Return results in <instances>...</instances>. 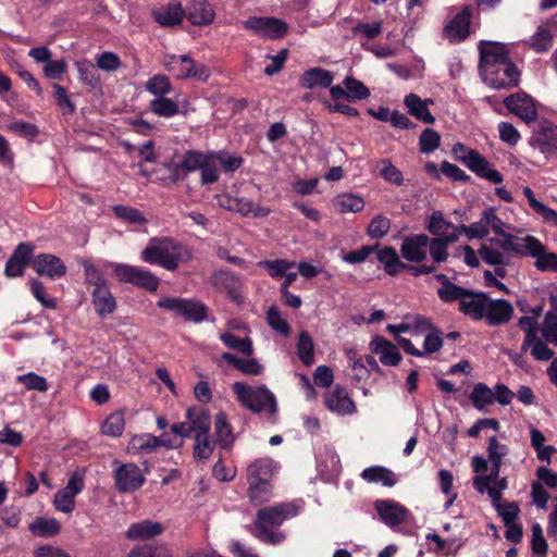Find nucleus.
Segmentation results:
<instances>
[{"instance_id": "1", "label": "nucleus", "mask_w": 557, "mask_h": 557, "mask_svg": "<svg viewBox=\"0 0 557 557\" xmlns=\"http://www.w3.org/2000/svg\"><path fill=\"white\" fill-rule=\"evenodd\" d=\"M522 237L516 235H506L505 239L490 238L483 242L478 250L480 259L486 264L496 268L495 272L504 276V267L510 264L512 256H520L522 248Z\"/></svg>"}, {"instance_id": "2", "label": "nucleus", "mask_w": 557, "mask_h": 557, "mask_svg": "<svg viewBox=\"0 0 557 557\" xmlns=\"http://www.w3.org/2000/svg\"><path fill=\"white\" fill-rule=\"evenodd\" d=\"M426 230L433 237L432 260L435 263H443L448 259V246L459 239L462 231L444 218L442 211H433L429 216Z\"/></svg>"}, {"instance_id": "3", "label": "nucleus", "mask_w": 557, "mask_h": 557, "mask_svg": "<svg viewBox=\"0 0 557 557\" xmlns=\"http://www.w3.org/2000/svg\"><path fill=\"white\" fill-rule=\"evenodd\" d=\"M189 255L180 244L170 238H151L141 251V259L150 264H158L174 271Z\"/></svg>"}, {"instance_id": "4", "label": "nucleus", "mask_w": 557, "mask_h": 557, "mask_svg": "<svg viewBox=\"0 0 557 557\" xmlns=\"http://www.w3.org/2000/svg\"><path fill=\"white\" fill-rule=\"evenodd\" d=\"M297 515V508L293 504H282L275 507H267L258 511L256 536L263 542L278 544L284 540V534L274 528L281 525L286 519Z\"/></svg>"}, {"instance_id": "5", "label": "nucleus", "mask_w": 557, "mask_h": 557, "mask_svg": "<svg viewBox=\"0 0 557 557\" xmlns=\"http://www.w3.org/2000/svg\"><path fill=\"white\" fill-rule=\"evenodd\" d=\"M237 400L252 412L265 411L274 416L277 411L276 399L264 385L250 386L243 382H236L232 386Z\"/></svg>"}, {"instance_id": "6", "label": "nucleus", "mask_w": 557, "mask_h": 557, "mask_svg": "<svg viewBox=\"0 0 557 557\" xmlns=\"http://www.w3.org/2000/svg\"><path fill=\"white\" fill-rule=\"evenodd\" d=\"M451 152L458 161L466 164L468 169L479 177L485 178L494 184H500L503 182L504 177L502 173L495 170L486 158L478 151L458 143L453 146Z\"/></svg>"}, {"instance_id": "7", "label": "nucleus", "mask_w": 557, "mask_h": 557, "mask_svg": "<svg viewBox=\"0 0 557 557\" xmlns=\"http://www.w3.org/2000/svg\"><path fill=\"white\" fill-rule=\"evenodd\" d=\"M157 306L172 312L176 317H182L197 323L203 321L207 317V307L195 299L163 297L158 300Z\"/></svg>"}, {"instance_id": "8", "label": "nucleus", "mask_w": 557, "mask_h": 557, "mask_svg": "<svg viewBox=\"0 0 557 557\" xmlns=\"http://www.w3.org/2000/svg\"><path fill=\"white\" fill-rule=\"evenodd\" d=\"M163 66L180 79L207 81L210 76V71L206 65L197 64L188 55H168L163 61Z\"/></svg>"}, {"instance_id": "9", "label": "nucleus", "mask_w": 557, "mask_h": 557, "mask_svg": "<svg viewBox=\"0 0 557 557\" xmlns=\"http://www.w3.org/2000/svg\"><path fill=\"white\" fill-rule=\"evenodd\" d=\"M112 270L119 282L131 283L150 292L158 289L159 278L148 270L125 263H113Z\"/></svg>"}, {"instance_id": "10", "label": "nucleus", "mask_w": 557, "mask_h": 557, "mask_svg": "<svg viewBox=\"0 0 557 557\" xmlns=\"http://www.w3.org/2000/svg\"><path fill=\"white\" fill-rule=\"evenodd\" d=\"M491 74H486L485 67L480 69V74L485 84L495 89L509 88L519 82V72L509 60L497 62L491 66Z\"/></svg>"}, {"instance_id": "11", "label": "nucleus", "mask_w": 557, "mask_h": 557, "mask_svg": "<svg viewBox=\"0 0 557 557\" xmlns=\"http://www.w3.org/2000/svg\"><path fill=\"white\" fill-rule=\"evenodd\" d=\"M211 425L210 416L201 409H188L186 420L174 423L171 426L172 433L181 437L198 436L209 433Z\"/></svg>"}, {"instance_id": "12", "label": "nucleus", "mask_w": 557, "mask_h": 557, "mask_svg": "<svg viewBox=\"0 0 557 557\" xmlns=\"http://www.w3.org/2000/svg\"><path fill=\"white\" fill-rule=\"evenodd\" d=\"M521 257L535 258V267L541 271H557V255L548 252L545 246L534 236L522 237Z\"/></svg>"}, {"instance_id": "13", "label": "nucleus", "mask_w": 557, "mask_h": 557, "mask_svg": "<svg viewBox=\"0 0 557 557\" xmlns=\"http://www.w3.org/2000/svg\"><path fill=\"white\" fill-rule=\"evenodd\" d=\"M376 258L383 264L384 270L389 275H396L401 269L408 270L412 275L420 276L434 272L435 268L432 265L413 267L401 262L397 251L392 247H384L379 249Z\"/></svg>"}, {"instance_id": "14", "label": "nucleus", "mask_w": 557, "mask_h": 557, "mask_svg": "<svg viewBox=\"0 0 557 557\" xmlns=\"http://www.w3.org/2000/svg\"><path fill=\"white\" fill-rule=\"evenodd\" d=\"M401 257L408 262L420 263L432 257V240L425 234H410L404 237L400 245Z\"/></svg>"}, {"instance_id": "15", "label": "nucleus", "mask_w": 557, "mask_h": 557, "mask_svg": "<svg viewBox=\"0 0 557 557\" xmlns=\"http://www.w3.org/2000/svg\"><path fill=\"white\" fill-rule=\"evenodd\" d=\"M84 486L83 474L79 472L71 473L66 486L54 495L55 509L64 513L72 512L75 508V496L83 491Z\"/></svg>"}, {"instance_id": "16", "label": "nucleus", "mask_w": 557, "mask_h": 557, "mask_svg": "<svg viewBox=\"0 0 557 557\" xmlns=\"http://www.w3.org/2000/svg\"><path fill=\"white\" fill-rule=\"evenodd\" d=\"M243 24L246 29L270 39L281 38L287 32V24L274 17L251 16Z\"/></svg>"}, {"instance_id": "17", "label": "nucleus", "mask_w": 557, "mask_h": 557, "mask_svg": "<svg viewBox=\"0 0 557 557\" xmlns=\"http://www.w3.org/2000/svg\"><path fill=\"white\" fill-rule=\"evenodd\" d=\"M504 103L512 114L520 117L527 124L534 122L537 117V104L535 100L523 91L508 96L504 100Z\"/></svg>"}, {"instance_id": "18", "label": "nucleus", "mask_w": 557, "mask_h": 557, "mask_svg": "<svg viewBox=\"0 0 557 557\" xmlns=\"http://www.w3.org/2000/svg\"><path fill=\"white\" fill-rule=\"evenodd\" d=\"M115 468V484L121 492L138 490L145 482V476L138 466L134 463L119 465Z\"/></svg>"}, {"instance_id": "19", "label": "nucleus", "mask_w": 557, "mask_h": 557, "mask_svg": "<svg viewBox=\"0 0 557 557\" xmlns=\"http://www.w3.org/2000/svg\"><path fill=\"white\" fill-rule=\"evenodd\" d=\"M554 37H557V20L552 18L539 25L536 32L525 44L535 52L541 53L552 48Z\"/></svg>"}, {"instance_id": "20", "label": "nucleus", "mask_w": 557, "mask_h": 557, "mask_svg": "<svg viewBox=\"0 0 557 557\" xmlns=\"http://www.w3.org/2000/svg\"><path fill=\"white\" fill-rule=\"evenodd\" d=\"M370 351L379 357L386 367H396L401 361V354L396 345L382 336H375L369 344Z\"/></svg>"}, {"instance_id": "21", "label": "nucleus", "mask_w": 557, "mask_h": 557, "mask_svg": "<svg viewBox=\"0 0 557 557\" xmlns=\"http://www.w3.org/2000/svg\"><path fill=\"white\" fill-rule=\"evenodd\" d=\"M32 267L37 274L47 276L51 280L59 278L66 272V267L63 261L51 253L38 255L33 259Z\"/></svg>"}, {"instance_id": "22", "label": "nucleus", "mask_w": 557, "mask_h": 557, "mask_svg": "<svg viewBox=\"0 0 557 557\" xmlns=\"http://www.w3.org/2000/svg\"><path fill=\"white\" fill-rule=\"evenodd\" d=\"M382 521L388 527L398 525L407 520L409 510L394 500L379 499L374 504Z\"/></svg>"}, {"instance_id": "23", "label": "nucleus", "mask_w": 557, "mask_h": 557, "mask_svg": "<svg viewBox=\"0 0 557 557\" xmlns=\"http://www.w3.org/2000/svg\"><path fill=\"white\" fill-rule=\"evenodd\" d=\"M513 313L512 305L504 299H491L487 297L484 318L490 325H499L508 322Z\"/></svg>"}, {"instance_id": "24", "label": "nucleus", "mask_w": 557, "mask_h": 557, "mask_svg": "<svg viewBox=\"0 0 557 557\" xmlns=\"http://www.w3.org/2000/svg\"><path fill=\"white\" fill-rule=\"evenodd\" d=\"M34 248L30 244L21 243L8 260L4 273L8 277L21 276L30 261Z\"/></svg>"}, {"instance_id": "25", "label": "nucleus", "mask_w": 557, "mask_h": 557, "mask_svg": "<svg viewBox=\"0 0 557 557\" xmlns=\"http://www.w3.org/2000/svg\"><path fill=\"white\" fill-rule=\"evenodd\" d=\"M480 69L485 67L486 74H491V66L497 62L508 61L507 50L498 42H480Z\"/></svg>"}, {"instance_id": "26", "label": "nucleus", "mask_w": 557, "mask_h": 557, "mask_svg": "<svg viewBox=\"0 0 557 557\" xmlns=\"http://www.w3.org/2000/svg\"><path fill=\"white\" fill-rule=\"evenodd\" d=\"M326 407L338 414H350L356 411V406L345 388L335 386L325 396Z\"/></svg>"}, {"instance_id": "27", "label": "nucleus", "mask_w": 557, "mask_h": 557, "mask_svg": "<svg viewBox=\"0 0 557 557\" xmlns=\"http://www.w3.org/2000/svg\"><path fill=\"white\" fill-rule=\"evenodd\" d=\"M471 12L465 7L454 20L445 26L444 35L450 41H461L469 35Z\"/></svg>"}, {"instance_id": "28", "label": "nucleus", "mask_w": 557, "mask_h": 557, "mask_svg": "<svg viewBox=\"0 0 557 557\" xmlns=\"http://www.w3.org/2000/svg\"><path fill=\"white\" fill-rule=\"evenodd\" d=\"M163 531L164 528L161 523L143 520L131 524L125 532V537L131 541H145L160 535Z\"/></svg>"}, {"instance_id": "29", "label": "nucleus", "mask_w": 557, "mask_h": 557, "mask_svg": "<svg viewBox=\"0 0 557 557\" xmlns=\"http://www.w3.org/2000/svg\"><path fill=\"white\" fill-rule=\"evenodd\" d=\"M186 14L190 23L199 26L212 23L215 17V12L207 0H191Z\"/></svg>"}, {"instance_id": "30", "label": "nucleus", "mask_w": 557, "mask_h": 557, "mask_svg": "<svg viewBox=\"0 0 557 557\" xmlns=\"http://www.w3.org/2000/svg\"><path fill=\"white\" fill-rule=\"evenodd\" d=\"M333 81L334 75L332 72L321 67H312L302 74L300 84L307 89L327 88L332 85Z\"/></svg>"}, {"instance_id": "31", "label": "nucleus", "mask_w": 557, "mask_h": 557, "mask_svg": "<svg viewBox=\"0 0 557 557\" xmlns=\"http://www.w3.org/2000/svg\"><path fill=\"white\" fill-rule=\"evenodd\" d=\"M486 300L487 296L484 294H473L471 292H467L461 300L459 309L465 314H468L475 320H481L484 318Z\"/></svg>"}, {"instance_id": "32", "label": "nucleus", "mask_w": 557, "mask_h": 557, "mask_svg": "<svg viewBox=\"0 0 557 557\" xmlns=\"http://www.w3.org/2000/svg\"><path fill=\"white\" fill-rule=\"evenodd\" d=\"M332 205L334 210L338 213H357L364 208V200L359 195L343 193L333 198Z\"/></svg>"}, {"instance_id": "33", "label": "nucleus", "mask_w": 557, "mask_h": 557, "mask_svg": "<svg viewBox=\"0 0 557 557\" xmlns=\"http://www.w3.org/2000/svg\"><path fill=\"white\" fill-rule=\"evenodd\" d=\"M185 11L180 2L169 3L166 7L156 10L153 16L161 26H175L182 23Z\"/></svg>"}, {"instance_id": "34", "label": "nucleus", "mask_w": 557, "mask_h": 557, "mask_svg": "<svg viewBox=\"0 0 557 557\" xmlns=\"http://www.w3.org/2000/svg\"><path fill=\"white\" fill-rule=\"evenodd\" d=\"M432 103L431 99L422 100L416 94H409L405 98V104L408 108V111L416 119L421 120L424 123H433L434 116L431 114L428 104Z\"/></svg>"}, {"instance_id": "35", "label": "nucleus", "mask_w": 557, "mask_h": 557, "mask_svg": "<svg viewBox=\"0 0 557 557\" xmlns=\"http://www.w3.org/2000/svg\"><path fill=\"white\" fill-rule=\"evenodd\" d=\"M92 302L100 317L111 314L116 307L115 299L107 286H98L92 292Z\"/></svg>"}, {"instance_id": "36", "label": "nucleus", "mask_w": 557, "mask_h": 557, "mask_svg": "<svg viewBox=\"0 0 557 557\" xmlns=\"http://www.w3.org/2000/svg\"><path fill=\"white\" fill-rule=\"evenodd\" d=\"M212 284L215 288L227 293L234 299H238L239 280L236 275L226 271H219L212 276Z\"/></svg>"}, {"instance_id": "37", "label": "nucleus", "mask_w": 557, "mask_h": 557, "mask_svg": "<svg viewBox=\"0 0 557 557\" xmlns=\"http://www.w3.org/2000/svg\"><path fill=\"white\" fill-rule=\"evenodd\" d=\"M159 447L158 437L151 434H139L132 436L127 451L133 455L148 454Z\"/></svg>"}, {"instance_id": "38", "label": "nucleus", "mask_w": 557, "mask_h": 557, "mask_svg": "<svg viewBox=\"0 0 557 557\" xmlns=\"http://www.w3.org/2000/svg\"><path fill=\"white\" fill-rule=\"evenodd\" d=\"M544 133L539 134L533 139V146L544 154H553L557 151V136L555 128L547 123L543 126Z\"/></svg>"}, {"instance_id": "39", "label": "nucleus", "mask_w": 557, "mask_h": 557, "mask_svg": "<svg viewBox=\"0 0 557 557\" xmlns=\"http://www.w3.org/2000/svg\"><path fill=\"white\" fill-rule=\"evenodd\" d=\"M361 478L369 483H382L388 487L396 483L393 472L381 466L366 468L361 472Z\"/></svg>"}, {"instance_id": "40", "label": "nucleus", "mask_w": 557, "mask_h": 557, "mask_svg": "<svg viewBox=\"0 0 557 557\" xmlns=\"http://www.w3.org/2000/svg\"><path fill=\"white\" fill-rule=\"evenodd\" d=\"M29 530L37 536L47 537L58 534L61 527L57 519L39 517L29 524Z\"/></svg>"}, {"instance_id": "41", "label": "nucleus", "mask_w": 557, "mask_h": 557, "mask_svg": "<svg viewBox=\"0 0 557 557\" xmlns=\"http://www.w3.org/2000/svg\"><path fill=\"white\" fill-rule=\"evenodd\" d=\"M530 350L531 356L539 361H547L554 357V351L547 346V342L541 339L539 336L534 337L528 345L525 342L521 345V351L527 352Z\"/></svg>"}, {"instance_id": "42", "label": "nucleus", "mask_w": 557, "mask_h": 557, "mask_svg": "<svg viewBox=\"0 0 557 557\" xmlns=\"http://www.w3.org/2000/svg\"><path fill=\"white\" fill-rule=\"evenodd\" d=\"M149 108L152 113L162 117H172L180 112L178 103L166 96L153 98Z\"/></svg>"}, {"instance_id": "43", "label": "nucleus", "mask_w": 557, "mask_h": 557, "mask_svg": "<svg viewBox=\"0 0 557 557\" xmlns=\"http://www.w3.org/2000/svg\"><path fill=\"white\" fill-rule=\"evenodd\" d=\"M276 470V463L271 459H259L248 467V479L268 481Z\"/></svg>"}, {"instance_id": "44", "label": "nucleus", "mask_w": 557, "mask_h": 557, "mask_svg": "<svg viewBox=\"0 0 557 557\" xmlns=\"http://www.w3.org/2000/svg\"><path fill=\"white\" fill-rule=\"evenodd\" d=\"M214 431L222 447H228L234 442V434L224 412H219L214 419Z\"/></svg>"}, {"instance_id": "45", "label": "nucleus", "mask_w": 557, "mask_h": 557, "mask_svg": "<svg viewBox=\"0 0 557 557\" xmlns=\"http://www.w3.org/2000/svg\"><path fill=\"white\" fill-rule=\"evenodd\" d=\"M470 398L473 406L479 410H483L486 406L495 401L494 391L487 387L484 383H478L474 385Z\"/></svg>"}, {"instance_id": "46", "label": "nucleus", "mask_w": 557, "mask_h": 557, "mask_svg": "<svg viewBox=\"0 0 557 557\" xmlns=\"http://www.w3.org/2000/svg\"><path fill=\"white\" fill-rule=\"evenodd\" d=\"M249 496L255 504H262L271 496V485L268 481L261 479H248Z\"/></svg>"}, {"instance_id": "47", "label": "nucleus", "mask_w": 557, "mask_h": 557, "mask_svg": "<svg viewBox=\"0 0 557 557\" xmlns=\"http://www.w3.org/2000/svg\"><path fill=\"white\" fill-rule=\"evenodd\" d=\"M295 265L296 263L294 261L286 259L261 260L258 262V267L265 269L273 278L283 277L284 274L295 268Z\"/></svg>"}, {"instance_id": "48", "label": "nucleus", "mask_w": 557, "mask_h": 557, "mask_svg": "<svg viewBox=\"0 0 557 557\" xmlns=\"http://www.w3.org/2000/svg\"><path fill=\"white\" fill-rule=\"evenodd\" d=\"M145 87L148 92L154 96V98L164 97L172 91V84L169 78L162 74H157L150 77L146 82Z\"/></svg>"}, {"instance_id": "49", "label": "nucleus", "mask_w": 557, "mask_h": 557, "mask_svg": "<svg viewBox=\"0 0 557 557\" xmlns=\"http://www.w3.org/2000/svg\"><path fill=\"white\" fill-rule=\"evenodd\" d=\"M125 428V418L123 411L111 413L102 424V433L112 437L122 435Z\"/></svg>"}, {"instance_id": "50", "label": "nucleus", "mask_w": 557, "mask_h": 557, "mask_svg": "<svg viewBox=\"0 0 557 557\" xmlns=\"http://www.w3.org/2000/svg\"><path fill=\"white\" fill-rule=\"evenodd\" d=\"M343 84L346 88V99L349 101L366 99L370 96V90L364 84L354 77H346Z\"/></svg>"}, {"instance_id": "51", "label": "nucleus", "mask_w": 557, "mask_h": 557, "mask_svg": "<svg viewBox=\"0 0 557 557\" xmlns=\"http://www.w3.org/2000/svg\"><path fill=\"white\" fill-rule=\"evenodd\" d=\"M297 354L299 359L306 366H311L314 359V345L310 335L306 332L300 333L297 343Z\"/></svg>"}, {"instance_id": "52", "label": "nucleus", "mask_w": 557, "mask_h": 557, "mask_svg": "<svg viewBox=\"0 0 557 557\" xmlns=\"http://www.w3.org/2000/svg\"><path fill=\"white\" fill-rule=\"evenodd\" d=\"M112 210L115 216L124 222L136 225H143L147 223L144 214L135 208L116 205L112 208Z\"/></svg>"}, {"instance_id": "53", "label": "nucleus", "mask_w": 557, "mask_h": 557, "mask_svg": "<svg viewBox=\"0 0 557 557\" xmlns=\"http://www.w3.org/2000/svg\"><path fill=\"white\" fill-rule=\"evenodd\" d=\"M220 339L231 349H236L246 356L253 354L252 342L250 338H240L232 333H223Z\"/></svg>"}, {"instance_id": "54", "label": "nucleus", "mask_w": 557, "mask_h": 557, "mask_svg": "<svg viewBox=\"0 0 557 557\" xmlns=\"http://www.w3.org/2000/svg\"><path fill=\"white\" fill-rule=\"evenodd\" d=\"M208 152H199V151H187L182 161L177 165V170H183L185 172H194L200 170L201 165H203L205 160H207Z\"/></svg>"}, {"instance_id": "55", "label": "nucleus", "mask_w": 557, "mask_h": 557, "mask_svg": "<svg viewBox=\"0 0 557 557\" xmlns=\"http://www.w3.org/2000/svg\"><path fill=\"white\" fill-rule=\"evenodd\" d=\"M541 333L547 343L557 346V310L546 312Z\"/></svg>"}, {"instance_id": "56", "label": "nucleus", "mask_w": 557, "mask_h": 557, "mask_svg": "<svg viewBox=\"0 0 557 557\" xmlns=\"http://www.w3.org/2000/svg\"><path fill=\"white\" fill-rule=\"evenodd\" d=\"M486 210L483 211L479 221L470 225H461L460 230L469 239L483 238L490 233V224H487Z\"/></svg>"}, {"instance_id": "57", "label": "nucleus", "mask_w": 557, "mask_h": 557, "mask_svg": "<svg viewBox=\"0 0 557 557\" xmlns=\"http://www.w3.org/2000/svg\"><path fill=\"white\" fill-rule=\"evenodd\" d=\"M391 228V221L387 216L377 214L375 215L368 225L367 234L371 238H382L384 237Z\"/></svg>"}, {"instance_id": "58", "label": "nucleus", "mask_w": 557, "mask_h": 557, "mask_svg": "<svg viewBox=\"0 0 557 557\" xmlns=\"http://www.w3.org/2000/svg\"><path fill=\"white\" fill-rule=\"evenodd\" d=\"M200 181L201 184H211L218 181L219 178V170L218 162L213 157V152H208L207 160H205L203 165L200 168Z\"/></svg>"}, {"instance_id": "59", "label": "nucleus", "mask_w": 557, "mask_h": 557, "mask_svg": "<svg viewBox=\"0 0 557 557\" xmlns=\"http://www.w3.org/2000/svg\"><path fill=\"white\" fill-rule=\"evenodd\" d=\"M16 381L24 384L25 387L29 391H38V392H47L48 383L47 380L36 374L35 372H28L26 374H22L16 376Z\"/></svg>"}, {"instance_id": "60", "label": "nucleus", "mask_w": 557, "mask_h": 557, "mask_svg": "<svg viewBox=\"0 0 557 557\" xmlns=\"http://www.w3.org/2000/svg\"><path fill=\"white\" fill-rule=\"evenodd\" d=\"M441 137L437 132L432 128H425L419 138L420 151L431 153L440 146Z\"/></svg>"}, {"instance_id": "61", "label": "nucleus", "mask_w": 557, "mask_h": 557, "mask_svg": "<svg viewBox=\"0 0 557 557\" xmlns=\"http://www.w3.org/2000/svg\"><path fill=\"white\" fill-rule=\"evenodd\" d=\"M318 460L325 471L336 472L339 469V457L331 447L325 446L323 450L319 453Z\"/></svg>"}, {"instance_id": "62", "label": "nucleus", "mask_w": 557, "mask_h": 557, "mask_svg": "<svg viewBox=\"0 0 557 557\" xmlns=\"http://www.w3.org/2000/svg\"><path fill=\"white\" fill-rule=\"evenodd\" d=\"M195 438V446H194V456L197 459H208L213 450H214V443L210 441L209 433L203 435H198Z\"/></svg>"}, {"instance_id": "63", "label": "nucleus", "mask_w": 557, "mask_h": 557, "mask_svg": "<svg viewBox=\"0 0 557 557\" xmlns=\"http://www.w3.org/2000/svg\"><path fill=\"white\" fill-rule=\"evenodd\" d=\"M127 557H173L168 548H156L151 545H137Z\"/></svg>"}, {"instance_id": "64", "label": "nucleus", "mask_w": 557, "mask_h": 557, "mask_svg": "<svg viewBox=\"0 0 557 557\" xmlns=\"http://www.w3.org/2000/svg\"><path fill=\"white\" fill-rule=\"evenodd\" d=\"M493 506L502 517L505 524L515 523L519 513V507L516 503L503 504L500 503V499H497V502H493Z\"/></svg>"}]
</instances>
